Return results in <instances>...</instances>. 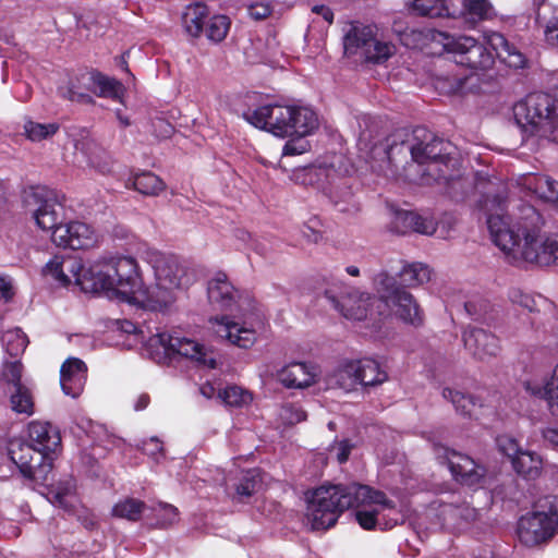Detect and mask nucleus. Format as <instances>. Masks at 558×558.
<instances>
[{
    "label": "nucleus",
    "instance_id": "obj_1",
    "mask_svg": "<svg viewBox=\"0 0 558 558\" xmlns=\"http://www.w3.org/2000/svg\"><path fill=\"white\" fill-rule=\"evenodd\" d=\"M506 198L486 196L482 207L493 242L512 260L539 266L558 265V238L543 231L544 219L531 205L523 204L511 216L504 214Z\"/></svg>",
    "mask_w": 558,
    "mask_h": 558
},
{
    "label": "nucleus",
    "instance_id": "obj_2",
    "mask_svg": "<svg viewBox=\"0 0 558 558\" xmlns=\"http://www.w3.org/2000/svg\"><path fill=\"white\" fill-rule=\"evenodd\" d=\"M395 507L385 493L367 485H323L311 494L306 518L313 530H326L336 524L344 510L354 508L360 526L373 530L378 524L379 513Z\"/></svg>",
    "mask_w": 558,
    "mask_h": 558
},
{
    "label": "nucleus",
    "instance_id": "obj_3",
    "mask_svg": "<svg viewBox=\"0 0 558 558\" xmlns=\"http://www.w3.org/2000/svg\"><path fill=\"white\" fill-rule=\"evenodd\" d=\"M119 259H129L133 264L132 282L126 288L119 286L118 301L125 302L138 308L162 312L175 301V291L191 283L184 265L174 255L165 254L155 250H148L146 259L151 265L155 283L145 287L137 260L132 256L119 255Z\"/></svg>",
    "mask_w": 558,
    "mask_h": 558
},
{
    "label": "nucleus",
    "instance_id": "obj_4",
    "mask_svg": "<svg viewBox=\"0 0 558 558\" xmlns=\"http://www.w3.org/2000/svg\"><path fill=\"white\" fill-rule=\"evenodd\" d=\"M429 137L411 147L403 144L391 146L387 151L388 169L385 175L408 181L421 180L425 184L432 181L449 184L454 181L458 160L448 151L449 144L433 135Z\"/></svg>",
    "mask_w": 558,
    "mask_h": 558
},
{
    "label": "nucleus",
    "instance_id": "obj_5",
    "mask_svg": "<svg viewBox=\"0 0 558 558\" xmlns=\"http://www.w3.org/2000/svg\"><path fill=\"white\" fill-rule=\"evenodd\" d=\"M133 264L118 256L101 258L87 267L73 256H56L45 267V272L62 286L74 282L86 293H102L118 301V288H126L132 282Z\"/></svg>",
    "mask_w": 558,
    "mask_h": 558
},
{
    "label": "nucleus",
    "instance_id": "obj_6",
    "mask_svg": "<svg viewBox=\"0 0 558 558\" xmlns=\"http://www.w3.org/2000/svg\"><path fill=\"white\" fill-rule=\"evenodd\" d=\"M25 204L33 211L37 226L51 231V240L56 245L86 250L97 243L98 236L89 225L82 221L59 223L62 205L54 191L36 187L26 194Z\"/></svg>",
    "mask_w": 558,
    "mask_h": 558
},
{
    "label": "nucleus",
    "instance_id": "obj_7",
    "mask_svg": "<svg viewBox=\"0 0 558 558\" xmlns=\"http://www.w3.org/2000/svg\"><path fill=\"white\" fill-rule=\"evenodd\" d=\"M244 118L255 128L280 137L303 138L314 134L320 125L318 113L303 105H266L244 113Z\"/></svg>",
    "mask_w": 558,
    "mask_h": 558
},
{
    "label": "nucleus",
    "instance_id": "obj_8",
    "mask_svg": "<svg viewBox=\"0 0 558 558\" xmlns=\"http://www.w3.org/2000/svg\"><path fill=\"white\" fill-rule=\"evenodd\" d=\"M148 356L158 364H165L175 357H184L208 368H216L215 353L202 343L186 337L169 332H157L145 343Z\"/></svg>",
    "mask_w": 558,
    "mask_h": 558
},
{
    "label": "nucleus",
    "instance_id": "obj_9",
    "mask_svg": "<svg viewBox=\"0 0 558 558\" xmlns=\"http://www.w3.org/2000/svg\"><path fill=\"white\" fill-rule=\"evenodd\" d=\"M556 100L546 93H534L513 107L517 124L529 135L546 136L557 118Z\"/></svg>",
    "mask_w": 558,
    "mask_h": 558
},
{
    "label": "nucleus",
    "instance_id": "obj_10",
    "mask_svg": "<svg viewBox=\"0 0 558 558\" xmlns=\"http://www.w3.org/2000/svg\"><path fill=\"white\" fill-rule=\"evenodd\" d=\"M556 100L546 93H534L513 107L517 124L529 135L546 136L557 118Z\"/></svg>",
    "mask_w": 558,
    "mask_h": 558
},
{
    "label": "nucleus",
    "instance_id": "obj_11",
    "mask_svg": "<svg viewBox=\"0 0 558 558\" xmlns=\"http://www.w3.org/2000/svg\"><path fill=\"white\" fill-rule=\"evenodd\" d=\"M557 533L558 508L548 499L538 502L531 512L522 515L517 524L518 538L526 547L542 545Z\"/></svg>",
    "mask_w": 558,
    "mask_h": 558
},
{
    "label": "nucleus",
    "instance_id": "obj_12",
    "mask_svg": "<svg viewBox=\"0 0 558 558\" xmlns=\"http://www.w3.org/2000/svg\"><path fill=\"white\" fill-rule=\"evenodd\" d=\"M375 284L380 293L381 307H391L395 316L405 324L414 327L423 324V310L410 292L397 284L393 277L386 272L378 274Z\"/></svg>",
    "mask_w": 558,
    "mask_h": 558
},
{
    "label": "nucleus",
    "instance_id": "obj_13",
    "mask_svg": "<svg viewBox=\"0 0 558 558\" xmlns=\"http://www.w3.org/2000/svg\"><path fill=\"white\" fill-rule=\"evenodd\" d=\"M433 41L440 44L444 50L454 54L457 63L471 69H487L494 63L493 54L471 36H452L435 32Z\"/></svg>",
    "mask_w": 558,
    "mask_h": 558
},
{
    "label": "nucleus",
    "instance_id": "obj_14",
    "mask_svg": "<svg viewBox=\"0 0 558 558\" xmlns=\"http://www.w3.org/2000/svg\"><path fill=\"white\" fill-rule=\"evenodd\" d=\"M412 2V10L430 19L450 17L459 19L468 27H474L480 21L486 19L489 2Z\"/></svg>",
    "mask_w": 558,
    "mask_h": 558
},
{
    "label": "nucleus",
    "instance_id": "obj_15",
    "mask_svg": "<svg viewBox=\"0 0 558 558\" xmlns=\"http://www.w3.org/2000/svg\"><path fill=\"white\" fill-rule=\"evenodd\" d=\"M9 454L25 477L41 482L48 480L53 460L50 454L20 440L10 444Z\"/></svg>",
    "mask_w": 558,
    "mask_h": 558
},
{
    "label": "nucleus",
    "instance_id": "obj_16",
    "mask_svg": "<svg viewBox=\"0 0 558 558\" xmlns=\"http://www.w3.org/2000/svg\"><path fill=\"white\" fill-rule=\"evenodd\" d=\"M326 296L335 308L348 319L363 320L368 317L375 318L376 315H384L380 299H376L366 292L352 289L338 299L330 291H327Z\"/></svg>",
    "mask_w": 558,
    "mask_h": 558
},
{
    "label": "nucleus",
    "instance_id": "obj_17",
    "mask_svg": "<svg viewBox=\"0 0 558 558\" xmlns=\"http://www.w3.org/2000/svg\"><path fill=\"white\" fill-rule=\"evenodd\" d=\"M465 349L480 361H489L499 355L501 344L494 333L477 327H468L463 331Z\"/></svg>",
    "mask_w": 558,
    "mask_h": 558
},
{
    "label": "nucleus",
    "instance_id": "obj_18",
    "mask_svg": "<svg viewBox=\"0 0 558 558\" xmlns=\"http://www.w3.org/2000/svg\"><path fill=\"white\" fill-rule=\"evenodd\" d=\"M75 159L78 163L96 170L101 174L111 171L112 162L109 154L92 137L83 136L75 142Z\"/></svg>",
    "mask_w": 558,
    "mask_h": 558
},
{
    "label": "nucleus",
    "instance_id": "obj_19",
    "mask_svg": "<svg viewBox=\"0 0 558 558\" xmlns=\"http://www.w3.org/2000/svg\"><path fill=\"white\" fill-rule=\"evenodd\" d=\"M210 324L218 337L239 348H251L256 341L255 330L242 327L238 323L229 320L226 316L211 318Z\"/></svg>",
    "mask_w": 558,
    "mask_h": 558
},
{
    "label": "nucleus",
    "instance_id": "obj_20",
    "mask_svg": "<svg viewBox=\"0 0 558 558\" xmlns=\"http://www.w3.org/2000/svg\"><path fill=\"white\" fill-rule=\"evenodd\" d=\"M390 230L397 234L417 232L432 235L436 231V221L430 216H422L414 211H397L391 220Z\"/></svg>",
    "mask_w": 558,
    "mask_h": 558
},
{
    "label": "nucleus",
    "instance_id": "obj_21",
    "mask_svg": "<svg viewBox=\"0 0 558 558\" xmlns=\"http://www.w3.org/2000/svg\"><path fill=\"white\" fill-rule=\"evenodd\" d=\"M87 378L86 364L77 357H69L60 369V384L63 392L77 398L85 386Z\"/></svg>",
    "mask_w": 558,
    "mask_h": 558
},
{
    "label": "nucleus",
    "instance_id": "obj_22",
    "mask_svg": "<svg viewBox=\"0 0 558 558\" xmlns=\"http://www.w3.org/2000/svg\"><path fill=\"white\" fill-rule=\"evenodd\" d=\"M448 466L453 477L463 485L473 486L484 477L485 470L475 461L462 453L450 452L447 457Z\"/></svg>",
    "mask_w": 558,
    "mask_h": 558
},
{
    "label": "nucleus",
    "instance_id": "obj_23",
    "mask_svg": "<svg viewBox=\"0 0 558 558\" xmlns=\"http://www.w3.org/2000/svg\"><path fill=\"white\" fill-rule=\"evenodd\" d=\"M316 376V368L313 365L293 362L278 372L277 379L286 388L303 389L315 384Z\"/></svg>",
    "mask_w": 558,
    "mask_h": 558
},
{
    "label": "nucleus",
    "instance_id": "obj_24",
    "mask_svg": "<svg viewBox=\"0 0 558 558\" xmlns=\"http://www.w3.org/2000/svg\"><path fill=\"white\" fill-rule=\"evenodd\" d=\"M31 444L44 453L54 452L61 445L58 429L48 422L33 421L28 425Z\"/></svg>",
    "mask_w": 558,
    "mask_h": 558
},
{
    "label": "nucleus",
    "instance_id": "obj_25",
    "mask_svg": "<svg viewBox=\"0 0 558 558\" xmlns=\"http://www.w3.org/2000/svg\"><path fill=\"white\" fill-rule=\"evenodd\" d=\"M207 292L209 301L221 310L231 308L238 298V291L223 272L216 274L208 282Z\"/></svg>",
    "mask_w": 558,
    "mask_h": 558
},
{
    "label": "nucleus",
    "instance_id": "obj_26",
    "mask_svg": "<svg viewBox=\"0 0 558 558\" xmlns=\"http://www.w3.org/2000/svg\"><path fill=\"white\" fill-rule=\"evenodd\" d=\"M520 184L538 198L558 206V182L547 175L526 174Z\"/></svg>",
    "mask_w": 558,
    "mask_h": 558
},
{
    "label": "nucleus",
    "instance_id": "obj_27",
    "mask_svg": "<svg viewBox=\"0 0 558 558\" xmlns=\"http://www.w3.org/2000/svg\"><path fill=\"white\" fill-rule=\"evenodd\" d=\"M85 85L92 86V93L104 98H119L122 93V84L98 71L83 73Z\"/></svg>",
    "mask_w": 558,
    "mask_h": 558
},
{
    "label": "nucleus",
    "instance_id": "obj_28",
    "mask_svg": "<svg viewBox=\"0 0 558 558\" xmlns=\"http://www.w3.org/2000/svg\"><path fill=\"white\" fill-rule=\"evenodd\" d=\"M209 14L205 2H190L182 12L181 22L185 33L192 37H199L204 31V23Z\"/></svg>",
    "mask_w": 558,
    "mask_h": 558
},
{
    "label": "nucleus",
    "instance_id": "obj_29",
    "mask_svg": "<svg viewBox=\"0 0 558 558\" xmlns=\"http://www.w3.org/2000/svg\"><path fill=\"white\" fill-rule=\"evenodd\" d=\"M489 46L495 50L498 58L512 68H522L525 63L524 56L511 45L500 33H492L487 37Z\"/></svg>",
    "mask_w": 558,
    "mask_h": 558
},
{
    "label": "nucleus",
    "instance_id": "obj_30",
    "mask_svg": "<svg viewBox=\"0 0 558 558\" xmlns=\"http://www.w3.org/2000/svg\"><path fill=\"white\" fill-rule=\"evenodd\" d=\"M359 369L357 361L344 362L328 376L327 383L332 388L350 391L359 384Z\"/></svg>",
    "mask_w": 558,
    "mask_h": 558
},
{
    "label": "nucleus",
    "instance_id": "obj_31",
    "mask_svg": "<svg viewBox=\"0 0 558 558\" xmlns=\"http://www.w3.org/2000/svg\"><path fill=\"white\" fill-rule=\"evenodd\" d=\"M374 26L363 25L355 22L351 24L350 31L344 36V50L347 53H354L356 49L364 48L366 51L368 45L374 39Z\"/></svg>",
    "mask_w": 558,
    "mask_h": 558
},
{
    "label": "nucleus",
    "instance_id": "obj_32",
    "mask_svg": "<svg viewBox=\"0 0 558 558\" xmlns=\"http://www.w3.org/2000/svg\"><path fill=\"white\" fill-rule=\"evenodd\" d=\"M512 465L518 474L525 478L534 480L541 474L543 461L535 452L522 450V452L513 458Z\"/></svg>",
    "mask_w": 558,
    "mask_h": 558
},
{
    "label": "nucleus",
    "instance_id": "obj_33",
    "mask_svg": "<svg viewBox=\"0 0 558 558\" xmlns=\"http://www.w3.org/2000/svg\"><path fill=\"white\" fill-rule=\"evenodd\" d=\"M7 393L9 395L10 408L12 411L27 416L34 414V397L27 386L24 385L13 389H7Z\"/></svg>",
    "mask_w": 558,
    "mask_h": 558
},
{
    "label": "nucleus",
    "instance_id": "obj_34",
    "mask_svg": "<svg viewBox=\"0 0 558 558\" xmlns=\"http://www.w3.org/2000/svg\"><path fill=\"white\" fill-rule=\"evenodd\" d=\"M89 93H92V86L85 85L83 73L71 78L66 86L59 87L60 96L73 102L93 104Z\"/></svg>",
    "mask_w": 558,
    "mask_h": 558
},
{
    "label": "nucleus",
    "instance_id": "obj_35",
    "mask_svg": "<svg viewBox=\"0 0 558 558\" xmlns=\"http://www.w3.org/2000/svg\"><path fill=\"white\" fill-rule=\"evenodd\" d=\"M359 384L363 386H376L387 380V373L380 368L378 362L372 359L359 360Z\"/></svg>",
    "mask_w": 558,
    "mask_h": 558
},
{
    "label": "nucleus",
    "instance_id": "obj_36",
    "mask_svg": "<svg viewBox=\"0 0 558 558\" xmlns=\"http://www.w3.org/2000/svg\"><path fill=\"white\" fill-rule=\"evenodd\" d=\"M133 187L143 195L157 196L166 187L163 181L153 172L145 171L132 179Z\"/></svg>",
    "mask_w": 558,
    "mask_h": 558
},
{
    "label": "nucleus",
    "instance_id": "obj_37",
    "mask_svg": "<svg viewBox=\"0 0 558 558\" xmlns=\"http://www.w3.org/2000/svg\"><path fill=\"white\" fill-rule=\"evenodd\" d=\"M430 279V270L421 263L404 266L400 271V281L404 287L414 288Z\"/></svg>",
    "mask_w": 558,
    "mask_h": 558
},
{
    "label": "nucleus",
    "instance_id": "obj_38",
    "mask_svg": "<svg viewBox=\"0 0 558 558\" xmlns=\"http://www.w3.org/2000/svg\"><path fill=\"white\" fill-rule=\"evenodd\" d=\"M146 508L145 502L138 499L125 498L113 506L112 515L129 521H137Z\"/></svg>",
    "mask_w": 558,
    "mask_h": 558
},
{
    "label": "nucleus",
    "instance_id": "obj_39",
    "mask_svg": "<svg viewBox=\"0 0 558 558\" xmlns=\"http://www.w3.org/2000/svg\"><path fill=\"white\" fill-rule=\"evenodd\" d=\"M24 134L32 142H41L51 138L58 131L57 123H38L27 120L24 123Z\"/></svg>",
    "mask_w": 558,
    "mask_h": 558
},
{
    "label": "nucleus",
    "instance_id": "obj_40",
    "mask_svg": "<svg viewBox=\"0 0 558 558\" xmlns=\"http://www.w3.org/2000/svg\"><path fill=\"white\" fill-rule=\"evenodd\" d=\"M218 396L226 405L233 408H242L252 402L251 392L235 385L221 389Z\"/></svg>",
    "mask_w": 558,
    "mask_h": 558
},
{
    "label": "nucleus",
    "instance_id": "obj_41",
    "mask_svg": "<svg viewBox=\"0 0 558 558\" xmlns=\"http://www.w3.org/2000/svg\"><path fill=\"white\" fill-rule=\"evenodd\" d=\"M27 342L26 335L19 328L8 330L2 335V344L12 357L21 355L26 349Z\"/></svg>",
    "mask_w": 558,
    "mask_h": 558
},
{
    "label": "nucleus",
    "instance_id": "obj_42",
    "mask_svg": "<svg viewBox=\"0 0 558 558\" xmlns=\"http://www.w3.org/2000/svg\"><path fill=\"white\" fill-rule=\"evenodd\" d=\"M441 395L446 400H449L453 404L457 412L462 415H472V411L475 408V402L471 396H466L459 390H454L448 387L442 389Z\"/></svg>",
    "mask_w": 558,
    "mask_h": 558
},
{
    "label": "nucleus",
    "instance_id": "obj_43",
    "mask_svg": "<svg viewBox=\"0 0 558 558\" xmlns=\"http://www.w3.org/2000/svg\"><path fill=\"white\" fill-rule=\"evenodd\" d=\"M441 395L446 400H449L453 404L457 412L462 415H472V411L475 408V402L471 396H466L459 390H454L448 387L442 389Z\"/></svg>",
    "mask_w": 558,
    "mask_h": 558
},
{
    "label": "nucleus",
    "instance_id": "obj_44",
    "mask_svg": "<svg viewBox=\"0 0 558 558\" xmlns=\"http://www.w3.org/2000/svg\"><path fill=\"white\" fill-rule=\"evenodd\" d=\"M395 51L396 47L392 44L379 41L374 38L364 53L368 61L381 63L388 60Z\"/></svg>",
    "mask_w": 558,
    "mask_h": 558
},
{
    "label": "nucleus",
    "instance_id": "obj_45",
    "mask_svg": "<svg viewBox=\"0 0 558 558\" xmlns=\"http://www.w3.org/2000/svg\"><path fill=\"white\" fill-rule=\"evenodd\" d=\"M230 28V20L226 15H214L207 24L206 36L210 41H222Z\"/></svg>",
    "mask_w": 558,
    "mask_h": 558
},
{
    "label": "nucleus",
    "instance_id": "obj_46",
    "mask_svg": "<svg viewBox=\"0 0 558 558\" xmlns=\"http://www.w3.org/2000/svg\"><path fill=\"white\" fill-rule=\"evenodd\" d=\"M75 489L74 482L72 480L59 483L53 489L50 490L51 501L61 508L69 509L70 504L68 497H70Z\"/></svg>",
    "mask_w": 558,
    "mask_h": 558
},
{
    "label": "nucleus",
    "instance_id": "obj_47",
    "mask_svg": "<svg viewBox=\"0 0 558 558\" xmlns=\"http://www.w3.org/2000/svg\"><path fill=\"white\" fill-rule=\"evenodd\" d=\"M22 371L23 365L20 361L14 360L12 362H5L2 376L8 385L7 389L24 386L21 381Z\"/></svg>",
    "mask_w": 558,
    "mask_h": 558
},
{
    "label": "nucleus",
    "instance_id": "obj_48",
    "mask_svg": "<svg viewBox=\"0 0 558 558\" xmlns=\"http://www.w3.org/2000/svg\"><path fill=\"white\" fill-rule=\"evenodd\" d=\"M306 418L305 411L292 403L283 404L279 412V420L284 425H294Z\"/></svg>",
    "mask_w": 558,
    "mask_h": 558
},
{
    "label": "nucleus",
    "instance_id": "obj_49",
    "mask_svg": "<svg viewBox=\"0 0 558 558\" xmlns=\"http://www.w3.org/2000/svg\"><path fill=\"white\" fill-rule=\"evenodd\" d=\"M154 511L157 515V525L160 527H167L178 522L179 520V511L178 509L169 504H158Z\"/></svg>",
    "mask_w": 558,
    "mask_h": 558
},
{
    "label": "nucleus",
    "instance_id": "obj_50",
    "mask_svg": "<svg viewBox=\"0 0 558 558\" xmlns=\"http://www.w3.org/2000/svg\"><path fill=\"white\" fill-rule=\"evenodd\" d=\"M257 485L258 480L255 471H247L236 486V493L239 496L250 497L255 492Z\"/></svg>",
    "mask_w": 558,
    "mask_h": 558
},
{
    "label": "nucleus",
    "instance_id": "obj_51",
    "mask_svg": "<svg viewBox=\"0 0 558 558\" xmlns=\"http://www.w3.org/2000/svg\"><path fill=\"white\" fill-rule=\"evenodd\" d=\"M499 450L507 457L513 460L522 450L519 447L517 440L508 435L498 436L496 439Z\"/></svg>",
    "mask_w": 558,
    "mask_h": 558
},
{
    "label": "nucleus",
    "instance_id": "obj_52",
    "mask_svg": "<svg viewBox=\"0 0 558 558\" xmlns=\"http://www.w3.org/2000/svg\"><path fill=\"white\" fill-rule=\"evenodd\" d=\"M246 11L253 20L260 21L271 14L272 8L270 2H250L246 7Z\"/></svg>",
    "mask_w": 558,
    "mask_h": 558
},
{
    "label": "nucleus",
    "instance_id": "obj_53",
    "mask_svg": "<svg viewBox=\"0 0 558 558\" xmlns=\"http://www.w3.org/2000/svg\"><path fill=\"white\" fill-rule=\"evenodd\" d=\"M141 449L145 454L154 458L155 460H158L159 457L163 456L162 444L157 437H151L144 440L142 442Z\"/></svg>",
    "mask_w": 558,
    "mask_h": 558
},
{
    "label": "nucleus",
    "instance_id": "obj_54",
    "mask_svg": "<svg viewBox=\"0 0 558 558\" xmlns=\"http://www.w3.org/2000/svg\"><path fill=\"white\" fill-rule=\"evenodd\" d=\"M308 149V143L304 141H289L282 148V156L301 155Z\"/></svg>",
    "mask_w": 558,
    "mask_h": 558
},
{
    "label": "nucleus",
    "instance_id": "obj_55",
    "mask_svg": "<svg viewBox=\"0 0 558 558\" xmlns=\"http://www.w3.org/2000/svg\"><path fill=\"white\" fill-rule=\"evenodd\" d=\"M154 134L159 138H167L172 134V125L163 119H157L153 122Z\"/></svg>",
    "mask_w": 558,
    "mask_h": 558
},
{
    "label": "nucleus",
    "instance_id": "obj_56",
    "mask_svg": "<svg viewBox=\"0 0 558 558\" xmlns=\"http://www.w3.org/2000/svg\"><path fill=\"white\" fill-rule=\"evenodd\" d=\"M545 37L550 45H558V16H555L546 26Z\"/></svg>",
    "mask_w": 558,
    "mask_h": 558
},
{
    "label": "nucleus",
    "instance_id": "obj_57",
    "mask_svg": "<svg viewBox=\"0 0 558 558\" xmlns=\"http://www.w3.org/2000/svg\"><path fill=\"white\" fill-rule=\"evenodd\" d=\"M311 10L313 13L320 15L328 24L333 22V12L325 3H316Z\"/></svg>",
    "mask_w": 558,
    "mask_h": 558
},
{
    "label": "nucleus",
    "instance_id": "obj_58",
    "mask_svg": "<svg viewBox=\"0 0 558 558\" xmlns=\"http://www.w3.org/2000/svg\"><path fill=\"white\" fill-rule=\"evenodd\" d=\"M544 439L553 447L558 448V428H547L543 432Z\"/></svg>",
    "mask_w": 558,
    "mask_h": 558
},
{
    "label": "nucleus",
    "instance_id": "obj_59",
    "mask_svg": "<svg viewBox=\"0 0 558 558\" xmlns=\"http://www.w3.org/2000/svg\"><path fill=\"white\" fill-rule=\"evenodd\" d=\"M76 425L80 429H82L86 435H90L94 433L95 427H97L92 420L86 417H81Z\"/></svg>",
    "mask_w": 558,
    "mask_h": 558
},
{
    "label": "nucleus",
    "instance_id": "obj_60",
    "mask_svg": "<svg viewBox=\"0 0 558 558\" xmlns=\"http://www.w3.org/2000/svg\"><path fill=\"white\" fill-rule=\"evenodd\" d=\"M0 294L5 301L10 300L13 295L11 282L2 277H0Z\"/></svg>",
    "mask_w": 558,
    "mask_h": 558
},
{
    "label": "nucleus",
    "instance_id": "obj_61",
    "mask_svg": "<svg viewBox=\"0 0 558 558\" xmlns=\"http://www.w3.org/2000/svg\"><path fill=\"white\" fill-rule=\"evenodd\" d=\"M117 326L125 333H135L137 331V326L130 320H119L117 322Z\"/></svg>",
    "mask_w": 558,
    "mask_h": 558
},
{
    "label": "nucleus",
    "instance_id": "obj_62",
    "mask_svg": "<svg viewBox=\"0 0 558 558\" xmlns=\"http://www.w3.org/2000/svg\"><path fill=\"white\" fill-rule=\"evenodd\" d=\"M149 396L147 393H142L137 397L135 403H134V409L136 411H142L144 409L147 408V405L149 404Z\"/></svg>",
    "mask_w": 558,
    "mask_h": 558
},
{
    "label": "nucleus",
    "instance_id": "obj_63",
    "mask_svg": "<svg viewBox=\"0 0 558 558\" xmlns=\"http://www.w3.org/2000/svg\"><path fill=\"white\" fill-rule=\"evenodd\" d=\"M349 454H350V446L347 442L342 441L339 447L338 461L340 463H344L348 460Z\"/></svg>",
    "mask_w": 558,
    "mask_h": 558
},
{
    "label": "nucleus",
    "instance_id": "obj_64",
    "mask_svg": "<svg viewBox=\"0 0 558 558\" xmlns=\"http://www.w3.org/2000/svg\"><path fill=\"white\" fill-rule=\"evenodd\" d=\"M520 300L518 301L523 307H526L529 311L534 310V300L526 294H521Z\"/></svg>",
    "mask_w": 558,
    "mask_h": 558
}]
</instances>
